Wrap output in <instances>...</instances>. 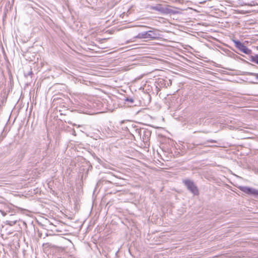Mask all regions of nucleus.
<instances>
[{
	"instance_id": "f257e3e1",
	"label": "nucleus",
	"mask_w": 258,
	"mask_h": 258,
	"mask_svg": "<svg viewBox=\"0 0 258 258\" xmlns=\"http://www.w3.org/2000/svg\"><path fill=\"white\" fill-rule=\"evenodd\" d=\"M184 183L188 189L194 195H198L199 194L198 189L192 181L190 180H186L184 181Z\"/></svg>"
},
{
	"instance_id": "0eeeda50",
	"label": "nucleus",
	"mask_w": 258,
	"mask_h": 258,
	"mask_svg": "<svg viewBox=\"0 0 258 258\" xmlns=\"http://www.w3.org/2000/svg\"><path fill=\"white\" fill-rule=\"evenodd\" d=\"M151 8L153 10H157L158 11H161V6L160 5H158L156 6H152L151 7Z\"/></svg>"
},
{
	"instance_id": "f03ea898",
	"label": "nucleus",
	"mask_w": 258,
	"mask_h": 258,
	"mask_svg": "<svg viewBox=\"0 0 258 258\" xmlns=\"http://www.w3.org/2000/svg\"><path fill=\"white\" fill-rule=\"evenodd\" d=\"M235 43L236 47L245 54H249L251 53V50L240 41H235Z\"/></svg>"
},
{
	"instance_id": "423d86ee",
	"label": "nucleus",
	"mask_w": 258,
	"mask_h": 258,
	"mask_svg": "<svg viewBox=\"0 0 258 258\" xmlns=\"http://www.w3.org/2000/svg\"><path fill=\"white\" fill-rule=\"evenodd\" d=\"M251 60L252 62L258 64V55L252 56L251 58Z\"/></svg>"
},
{
	"instance_id": "39448f33",
	"label": "nucleus",
	"mask_w": 258,
	"mask_h": 258,
	"mask_svg": "<svg viewBox=\"0 0 258 258\" xmlns=\"http://www.w3.org/2000/svg\"><path fill=\"white\" fill-rule=\"evenodd\" d=\"M152 32L151 31H148L145 32L144 33H140L139 34V36L140 38H148L151 37V33Z\"/></svg>"
},
{
	"instance_id": "9d476101",
	"label": "nucleus",
	"mask_w": 258,
	"mask_h": 258,
	"mask_svg": "<svg viewBox=\"0 0 258 258\" xmlns=\"http://www.w3.org/2000/svg\"><path fill=\"white\" fill-rule=\"evenodd\" d=\"M253 75L258 79V74H253Z\"/></svg>"
},
{
	"instance_id": "20e7f679",
	"label": "nucleus",
	"mask_w": 258,
	"mask_h": 258,
	"mask_svg": "<svg viewBox=\"0 0 258 258\" xmlns=\"http://www.w3.org/2000/svg\"><path fill=\"white\" fill-rule=\"evenodd\" d=\"M239 188L241 191L245 193L253 195L254 189L246 186H240Z\"/></svg>"
},
{
	"instance_id": "6e6552de",
	"label": "nucleus",
	"mask_w": 258,
	"mask_h": 258,
	"mask_svg": "<svg viewBox=\"0 0 258 258\" xmlns=\"http://www.w3.org/2000/svg\"><path fill=\"white\" fill-rule=\"evenodd\" d=\"M125 101H127L128 102H130L131 104H132L133 103H134V99L132 98H126L125 99Z\"/></svg>"
},
{
	"instance_id": "7ed1b4c3",
	"label": "nucleus",
	"mask_w": 258,
	"mask_h": 258,
	"mask_svg": "<svg viewBox=\"0 0 258 258\" xmlns=\"http://www.w3.org/2000/svg\"><path fill=\"white\" fill-rule=\"evenodd\" d=\"M10 211V208L6 204H0V212L3 216L7 215L8 212Z\"/></svg>"
},
{
	"instance_id": "1a4fd4ad",
	"label": "nucleus",
	"mask_w": 258,
	"mask_h": 258,
	"mask_svg": "<svg viewBox=\"0 0 258 258\" xmlns=\"http://www.w3.org/2000/svg\"><path fill=\"white\" fill-rule=\"evenodd\" d=\"M253 195H258V190L254 189L253 191Z\"/></svg>"
}]
</instances>
